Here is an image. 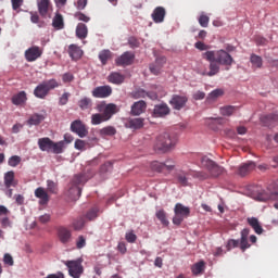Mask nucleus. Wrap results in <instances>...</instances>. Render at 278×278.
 Masks as SVG:
<instances>
[{"label": "nucleus", "instance_id": "052dcab7", "mask_svg": "<svg viewBox=\"0 0 278 278\" xmlns=\"http://www.w3.org/2000/svg\"><path fill=\"white\" fill-rule=\"evenodd\" d=\"M73 79H75V77L73 76V74H71L68 72L63 75L64 84H68L71 81H73Z\"/></svg>", "mask_w": 278, "mask_h": 278}, {"label": "nucleus", "instance_id": "7c9ffc66", "mask_svg": "<svg viewBox=\"0 0 278 278\" xmlns=\"http://www.w3.org/2000/svg\"><path fill=\"white\" fill-rule=\"evenodd\" d=\"M126 125L129 129H142L144 127V118H131Z\"/></svg>", "mask_w": 278, "mask_h": 278}, {"label": "nucleus", "instance_id": "338daca9", "mask_svg": "<svg viewBox=\"0 0 278 278\" xmlns=\"http://www.w3.org/2000/svg\"><path fill=\"white\" fill-rule=\"evenodd\" d=\"M39 220H40L42 224L49 223V222L51 220V215H49V214L41 215V216L39 217Z\"/></svg>", "mask_w": 278, "mask_h": 278}, {"label": "nucleus", "instance_id": "58836bf2", "mask_svg": "<svg viewBox=\"0 0 278 278\" xmlns=\"http://www.w3.org/2000/svg\"><path fill=\"white\" fill-rule=\"evenodd\" d=\"M203 270H205V262L200 261L198 263H195L192 267H191V271L193 275H202Z\"/></svg>", "mask_w": 278, "mask_h": 278}, {"label": "nucleus", "instance_id": "ddd939ff", "mask_svg": "<svg viewBox=\"0 0 278 278\" xmlns=\"http://www.w3.org/2000/svg\"><path fill=\"white\" fill-rule=\"evenodd\" d=\"M134 60H136V54L131 51H126L117 59H115L116 66H131L134 64Z\"/></svg>", "mask_w": 278, "mask_h": 278}, {"label": "nucleus", "instance_id": "6e6552de", "mask_svg": "<svg viewBox=\"0 0 278 278\" xmlns=\"http://www.w3.org/2000/svg\"><path fill=\"white\" fill-rule=\"evenodd\" d=\"M201 165L203 168H206L208 170L211 177H220L223 173H225V168L216 164V162L212 161L207 156H203L201 160Z\"/></svg>", "mask_w": 278, "mask_h": 278}, {"label": "nucleus", "instance_id": "79ce46f5", "mask_svg": "<svg viewBox=\"0 0 278 278\" xmlns=\"http://www.w3.org/2000/svg\"><path fill=\"white\" fill-rule=\"evenodd\" d=\"M100 136H116V128L114 126H106L100 129Z\"/></svg>", "mask_w": 278, "mask_h": 278}, {"label": "nucleus", "instance_id": "6ab92c4d", "mask_svg": "<svg viewBox=\"0 0 278 278\" xmlns=\"http://www.w3.org/2000/svg\"><path fill=\"white\" fill-rule=\"evenodd\" d=\"M170 114V108H168V104L162 103L156 104L153 110V116L155 118H162L164 116H168Z\"/></svg>", "mask_w": 278, "mask_h": 278}, {"label": "nucleus", "instance_id": "6e6d98bb", "mask_svg": "<svg viewBox=\"0 0 278 278\" xmlns=\"http://www.w3.org/2000/svg\"><path fill=\"white\" fill-rule=\"evenodd\" d=\"M3 262L7 264V266H14V258L8 253L4 254Z\"/></svg>", "mask_w": 278, "mask_h": 278}, {"label": "nucleus", "instance_id": "4d7b16f0", "mask_svg": "<svg viewBox=\"0 0 278 278\" xmlns=\"http://www.w3.org/2000/svg\"><path fill=\"white\" fill-rule=\"evenodd\" d=\"M128 45L132 48L136 49L138 47H140V41H138V39H136V37H130L128 39Z\"/></svg>", "mask_w": 278, "mask_h": 278}, {"label": "nucleus", "instance_id": "f257e3e1", "mask_svg": "<svg viewBox=\"0 0 278 278\" xmlns=\"http://www.w3.org/2000/svg\"><path fill=\"white\" fill-rule=\"evenodd\" d=\"M96 110L99 113L91 115V125H101V123H108L118 112V106L114 103L102 102L97 105Z\"/></svg>", "mask_w": 278, "mask_h": 278}, {"label": "nucleus", "instance_id": "a18cd8bd", "mask_svg": "<svg viewBox=\"0 0 278 278\" xmlns=\"http://www.w3.org/2000/svg\"><path fill=\"white\" fill-rule=\"evenodd\" d=\"M9 166H12V168H16V166H18V164H21V156L18 155H13L9 159L8 162Z\"/></svg>", "mask_w": 278, "mask_h": 278}, {"label": "nucleus", "instance_id": "393cba45", "mask_svg": "<svg viewBox=\"0 0 278 278\" xmlns=\"http://www.w3.org/2000/svg\"><path fill=\"white\" fill-rule=\"evenodd\" d=\"M11 102L13 105H25V103H27V92L20 91L18 93L13 94Z\"/></svg>", "mask_w": 278, "mask_h": 278}, {"label": "nucleus", "instance_id": "4be33fe9", "mask_svg": "<svg viewBox=\"0 0 278 278\" xmlns=\"http://www.w3.org/2000/svg\"><path fill=\"white\" fill-rule=\"evenodd\" d=\"M15 174H14V170H10V172H7L4 174V186L5 188L10 189V188H16V186H18V180H16L15 178Z\"/></svg>", "mask_w": 278, "mask_h": 278}, {"label": "nucleus", "instance_id": "ea45409f", "mask_svg": "<svg viewBox=\"0 0 278 278\" xmlns=\"http://www.w3.org/2000/svg\"><path fill=\"white\" fill-rule=\"evenodd\" d=\"M225 91L223 89H215L211 93H208L206 101H216V99L223 97Z\"/></svg>", "mask_w": 278, "mask_h": 278}, {"label": "nucleus", "instance_id": "69168bd1", "mask_svg": "<svg viewBox=\"0 0 278 278\" xmlns=\"http://www.w3.org/2000/svg\"><path fill=\"white\" fill-rule=\"evenodd\" d=\"M15 202L17 203V205H23V203H25V197H23L22 194H16Z\"/></svg>", "mask_w": 278, "mask_h": 278}, {"label": "nucleus", "instance_id": "13d9d810", "mask_svg": "<svg viewBox=\"0 0 278 278\" xmlns=\"http://www.w3.org/2000/svg\"><path fill=\"white\" fill-rule=\"evenodd\" d=\"M195 49H199V51H207L210 47L207 45H204L203 41H197L194 43Z\"/></svg>", "mask_w": 278, "mask_h": 278}, {"label": "nucleus", "instance_id": "b1692460", "mask_svg": "<svg viewBox=\"0 0 278 278\" xmlns=\"http://www.w3.org/2000/svg\"><path fill=\"white\" fill-rule=\"evenodd\" d=\"M252 170H255V163L254 162L243 163L238 168V175H240V177H247V175L252 173Z\"/></svg>", "mask_w": 278, "mask_h": 278}, {"label": "nucleus", "instance_id": "c85d7f7f", "mask_svg": "<svg viewBox=\"0 0 278 278\" xmlns=\"http://www.w3.org/2000/svg\"><path fill=\"white\" fill-rule=\"evenodd\" d=\"M68 53L72 60H80L81 55H84V50L77 45H71L68 47Z\"/></svg>", "mask_w": 278, "mask_h": 278}, {"label": "nucleus", "instance_id": "5fc2aeb1", "mask_svg": "<svg viewBox=\"0 0 278 278\" xmlns=\"http://www.w3.org/2000/svg\"><path fill=\"white\" fill-rule=\"evenodd\" d=\"M68 99H71V94L68 92H64L59 99V105H66V103H68Z\"/></svg>", "mask_w": 278, "mask_h": 278}, {"label": "nucleus", "instance_id": "dca6fc26", "mask_svg": "<svg viewBox=\"0 0 278 278\" xmlns=\"http://www.w3.org/2000/svg\"><path fill=\"white\" fill-rule=\"evenodd\" d=\"M58 238L61 244H68V242L73 240V231L64 226H61L58 228Z\"/></svg>", "mask_w": 278, "mask_h": 278}, {"label": "nucleus", "instance_id": "2eb2a0df", "mask_svg": "<svg viewBox=\"0 0 278 278\" xmlns=\"http://www.w3.org/2000/svg\"><path fill=\"white\" fill-rule=\"evenodd\" d=\"M71 131L77 134L79 138H86L88 136V128H86V124L81 119H76L71 124Z\"/></svg>", "mask_w": 278, "mask_h": 278}, {"label": "nucleus", "instance_id": "e2e57ef3", "mask_svg": "<svg viewBox=\"0 0 278 278\" xmlns=\"http://www.w3.org/2000/svg\"><path fill=\"white\" fill-rule=\"evenodd\" d=\"M117 251H119V253L125 255L127 253V245H125V243L123 242L118 243Z\"/></svg>", "mask_w": 278, "mask_h": 278}, {"label": "nucleus", "instance_id": "4468645a", "mask_svg": "<svg viewBox=\"0 0 278 278\" xmlns=\"http://www.w3.org/2000/svg\"><path fill=\"white\" fill-rule=\"evenodd\" d=\"M24 58L26 62H36L39 58H42V48L33 46L25 50Z\"/></svg>", "mask_w": 278, "mask_h": 278}, {"label": "nucleus", "instance_id": "f3484780", "mask_svg": "<svg viewBox=\"0 0 278 278\" xmlns=\"http://www.w3.org/2000/svg\"><path fill=\"white\" fill-rule=\"evenodd\" d=\"M130 97H131V99H146V97H148L152 101H155V99H157V93L148 92L142 88H137L130 92Z\"/></svg>", "mask_w": 278, "mask_h": 278}, {"label": "nucleus", "instance_id": "7ed1b4c3", "mask_svg": "<svg viewBox=\"0 0 278 278\" xmlns=\"http://www.w3.org/2000/svg\"><path fill=\"white\" fill-rule=\"evenodd\" d=\"M203 58L211 62V71H216L217 67L214 64H223L224 66H231L233 64V58L227 53L225 50L219 51H206Z\"/></svg>", "mask_w": 278, "mask_h": 278}, {"label": "nucleus", "instance_id": "bb28decb", "mask_svg": "<svg viewBox=\"0 0 278 278\" xmlns=\"http://www.w3.org/2000/svg\"><path fill=\"white\" fill-rule=\"evenodd\" d=\"M188 177H190V170H178L176 174L177 184L184 187L190 186L188 182Z\"/></svg>", "mask_w": 278, "mask_h": 278}, {"label": "nucleus", "instance_id": "864d4df0", "mask_svg": "<svg viewBox=\"0 0 278 278\" xmlns=\"http://www.w3.org/2000/svg\"><path fill=\"white\" fill-rule=\"evenodd\" d=\"M75 18H77V21H83V23H89L90 22V17H88V15H86L81 12L75 13Z\"/></svg>", "mask_w": 278, "mask_h": 278}, {"label": "nucleus", "instance_id": "37998d69", "mask_svg": "<svg viewBox=\"0 0 278 278\" xmlns=\"http://www.w3.org/2000/svg\"><path fill=\"white\" fill-rule=\"evenodd\" d=\"M250 60L254 68H262V64H263L262 56L257 54H252Z\"/></svg>", "mask_w": 278, "mask_h": 278}, {"label": "nucleus", "instance_id": "5701e85b", "mask_svg": "<svg viewBox=\"0 0 278 278\" xmlns=\"http://www.w3.org/2000/svg\"><path fill=\"white\" fill-rule=\"evenodd\" d=\"M247 223L250 227L253 228V231L257 233V236H262V233H264V228L262 227L260 219L256 217H248Z\"/></svg>", "mask_w": 278, "mask_h": 278}, {"label": "nucleus", "instance_id": "cd10ccee", "mask_svg": "<svg viewBox=\"0 0 278 278\" xmlns=\"http://www.w3.org/2000/svg\"><path fill=\"white\" fill-rule=\"evenodd\" d=\"M39 14L46 16L49 14V8H51V0H37Z\"/></svg>", "mask_w": 278, "mask_h": 278}, {"label": "nucleus", "instance_id": "0eeeda50", "mask_svg": "<svg viewBox=\"0 0 278 278\" xmlns=\"http://www.w3.org/2000/svg\"><path fill=\"white\" fill-rule=\"evenodd\" d=\"M251 233V229L244 228L241 230V238L240 240L230 239L227 242L226 249L227 251H231V249H238L240 244L241 251L244 253L247 249H251V244L249 243V235Z\"/></svg>", "mask_w": 278, "mask_h": 278}, {"label": "nucleus", "instance_id": "49530a36", "mask_svg": "<svg viewBox=\"0 0 278 278\" xmlns=\"http://www.w3.org/2000/svg\"><path fill=\"white\" fill-rule=\"evenodd\" d=\"M97 216H99V208L97 207L89 210L88 213L86 214V218H88V220H94Z\"/></svg>", "mask_w": 278, "mask_h": 278}, {"label": "nucleus", "instance_id": "1a4fd4ad", "mask_svg": "<svg viewBox=\"0 0 278 278\" xmlns=\"http://www.w3.org/2000/svg\"><path fill=\"white\" fill-rule=\"evenodd\" d=\"M174 218H173V224L174 225H180L184 223L185 218H188L190 216V207L185 206L181 203H177L174 208Z\"/></svg>", "mask_w": 278, "mask_h": 278}, {"label": "nucleus", "instance_id": "0e129e2a", "mask_svg": "<svg viewBox=\"0 0 278 278\" xmlns=\"http://www.w3.org/2000/svg\"><path fill=\"white\" fill-rule=\"evenodd\" d=\"M266 119L269 121V123H278V115L277 114L267 115Z\"/></svg>", "mask_w": 278, "mask_h": 278}, {"label": "nucleus", "instance_id": "de8ad7c7", "mask_svg": "<svg viewBox=\"0 0 278 278\" xmlns=\"http://www.w3.org/2000/svg\"><path fill=\"white\" fill-rule=\"evenodd\" d=\"M198 22L201 25V27H207V25H210V16L202 13L198 18Z\"/></svg>", "mask_w": 278, "mask_h": 278}, {"label": "nucleus", "instance_id": "f8f14e48", "mask_svg": "<svg viewBox=\"0 0 278 278\" xmlns=\"http://www.w3.org/2000/svg\"><path fill=\"white\" fill-rule=\"evenodd\" d=\"M169 105L177 112L184 110L188 105V98L181 94H173L169 100Z\"/></svg>", "mask_w": 278, "mask_h": 278}, {"label": "nucleus", "instance_id": "72a5a7b5", "mask_svg": "<svg viewBox=\"0 0 278 278\" xmlns=\"http://www.w3.org/2000/svg\"><path fill=\"white\" fill-rule=\"evenodd\" d=\"M112 58H114V53H112L110 50H102L99 53V60L103 65L108 64Z\"/></svg>", "mask_w": 278, "mask_h": 278}, {"label": "nucleus", "instance_id": "774afa93", "mask_svg": "<svg viewBox=\"0 0 278 278\" xmlns=\"http://www.w3.org/2000/svg\"><path fill=\"white\" fill-rule=\"evenodd\" d=\"M197 177H199L200 179H210L211 175L204 172H198Z\"/></svg>", "mask_w": 278, "mask_h": 278}, {"label": "nucleus", "instance_id": "c9c22d12", "mask_svg": "<svg viewBox=\"0 0 278 278\" xmlns=\"http://www.w3.org/2000/svg\"><path fill=\"white\" fill-rule=\"evenodd\" d=\"M52 26L54 29H64V17L62 14L56 13L52 20Z\"/></svg>", "mask_w": 278, "mask_h": 278}, {"label": "nucleus", "instance_id": "39448f33", "mask_svg": "<svg viewBox=\"0 0 278 278\" xmlns=\"http://www.w3.org/2000/svg\"><path fill=\"white\" fill-rule=\"evenodd\" d=\"M60 88V83L55 79L43 80L34 89V96L37 99H47L51 90Z\"/></svg>", "mask_w": 278, "mask_h": 278}, {"label": "nucleus", "instance_id": "603ef678", "mask_svg": "<svg viewBox=\"0 0 278 278\" xmlns=\"http://www.w3.org/2000/svg\"><path fill=\"white\" fill-rule=\"evenodd\" d=\"M84 247H86V237L80 235V236H78V238L76 240V248L77 249H84Z\"/></svg>", "mask_w": 278, "mask_h": 278}, {"label": "nucleus", "instance_id": "f704fd0d", "mask_svg": "<svg viewBox=\"0 0 278 278\" xmlns=\"http://www.w3.org/2000/svg\"><path fill=\"white\" fill-rule=\"evenodd\" d=\"M72 227L74 231H81L86 227V218L84 216L77 217L73 220Z\"/></svg>", "mask_w": 278, "mask_h": 278}, {"label": "nucleus", "instance_id": "c03bdc74", "mask_svg": "<svg viewBox=\"0 0 278 278\" xmlns=\"http://www.w3.org/2000/svg\"><path fill=\"white\" fill-rule=\"evenodd\" d=\"M47 186L48 192H50L51 194H58V185L53 182V180H48Z\"/></svg>", "mask_w": 278, "mask_h": 278}, {"label": "nucleus", "instance_id": "20e7f679", "mask_svg": "<svg viewBox=\"0 0 278 278\" xmlns=\"http://www.w3.org/2000/svg\"><path fill=\"white\" fill-rule=\"evenodd\" d=\"M64 141L54 142L49 137L38 139L40 151H47V153H54L55 155H60V153L64 152Z\"/></svg>", "mask_w": 278, "mask_h": 278}, {"label": "nucleus", "instance_id": "a211bd4d", "mask_svg": "<svg viewBox=\"0 0 278 278\" xmlns=\"http://www.w3.org/2000/svg\"><path fill=\"white\" fill-rule=\"evenodd\" d=\"M111 94H112V87L108 85L96 87L92 90V97H94L96 99H108V97H110Z\"/></svg>", "mask_w": 278, "mask_h": 278}, {"label": "nucleus", "instance_id": "a19ab883", "mask_svg": "<svg viewBox=\"0 0 278 278\" xmlns=\"http://www.w3.org/2000/svg\"><path fill=\"white\" fill-rule=\"evenodd\" d=\"M78 108L80 110H88L89 108H92V100L90 98H83L78 101Z\"/></svg>", "mask_w": 278, "mask_h": 278}, {"label": "nucleus", "instance_id": "3c124183", "mask_svg": "<svg viewBox=\"0 0 278 278\" xmlns=\"http://www.w3.org/2000/svg\"><path fill=\"white\" fill-rule=\"evenodd\" d=\"M12 10L15 12H21V8L23 5V0H11Z\"/></svg>", "mask_w": 278, "mask_h": 278}, {"label": "nucleus", "instance_id": "680f3d73", "mask_svg": "<svg viewBox=\"0 0 278 278\" xmlns=\"http://www.w3.org/2000/svg\"><path fill=\"white\" fill-rule=\"evenodd\" d=\"M88 5V0H77V10H85Z\"/></svg>", "mask_w": 278, "mask_h": 278}, {"label": "nucleus", "instance_id": "473e14b6", "mask_svg": "<svg viewBox=\"0 0 278 278\" xmlns=\"http://www.w3.org/2000/svg\"><path fill=\"white\" fill-rule=\"evenodd\" d=\"M109 81L110 84H116L117 86L123 84L125 81V75L118 73V72H113L109 76Z\"/></svg>", "mask_w": 278, "mask_h": 278}, {"label": "nucleus", "instance_id": "8fccbe9b", "mask_svg": "<svg viewBox=\"0 0 278 278\" xmlns=\"http://www.w3.org/2000/svg\"><path fill=\"white\" fill-rule=\"evenodd\" d=\"M125 238H126V241L129 242L130 244H134V242H136V240H138V236H136V233H134V230L126 232Z\"/></svg>", "mask_w": 278, "mask_h": 278}, {"label": "nucleus", "instance_id": "bf43d9fd", "mask_svg": "<svg viewBox=\"0 0 278 278\" xmlns=\"http://www.w3.org/2000/svg\"><path fill=\"white\" fill-rule=\"evenodd\" d=\"M193 99H194V101H201V100L205 99V92L197 91L195 93H193Z\"/></svg>", "mask_w": 278, "mask_h": 278}, {"label": "nucleus", "instance_id": "c756f323", "mask_svg": "<svg viewBox=\"0 0 278 278\" xmlns=\"http://www.w3.org/2000/svg\"><path fill=\"white\" fill-rule=\"evenodd\" d=\"M45 118H47V113L40 114V113H35L33 115H30V117L27 121V125H40V123H42L45 121Z\"/></svg>", "mask_w": 278, "mask_h": 278}, {"label": "nucleus", "instance_id": "09e8293b", "mask_svg": "<svg viewBox=\"0 0 278 278\" xmlns=\"http://www.w3.org/2000/svg\"><path fill=\"white\" fill-rule=\"evenodd\" d=\"M87 142L81 140V139H77L74 143L75 149H77V151H86V147H87Z\"/></svg>", "mask_w": 278, "mask_h": 278}, {"label": "nucleus", "instance_id": "f03ea898", "mask_svg": "<svg viewBox=\"0 0 278 278\" xmlns=\"http://www.w3.org/2000/svg\"><path fill=\"white\" fill-rule=\"evenodd\" d=\"M177 147V136L169 132H163L156 136L153 144L154 151L157 153H168Z\"/></svg>", "mask_w": 278, "mask_h": 278}, {"label": "nucleus", "instance_id": "aec40b11", "mask_svg": "<svg viewBox=\"0 0 278 278\" xmlns=\"http://www.w3.org/2000/svg\"><path fill=\"white\" fill-rule=\"evenodd\" d=\"M151 18L156 24L164 23V18H166V9H164V7H156L151 14Z\"/></svg>", "mask_w": 278, "mask_h": 278}, {"label": "nucleus", "instance_id": "4c0bfd02", "mask_svg": "<svg viewBox=\"0 0 278 278\" xmlns=\"http://www.w3.org/2000/svg\"><path fill=\"white\" fill-rule=\"evenodd\" d=\"M155 216L160 220L161 225H163L164 227H168V225H170V222H168V218L166 217V212L164 210H159Z\"/></svg>", "mask_w": 278, "mask_h": 278}, {"label": "nucleus", "instance_id": "a878e982", "mask_svg": "<svg viewBox=\"0 0 278 278\" xmlns=\"http://www.w3.org/2000/svg\"><path fill=\"white\" fill-rule=\"evenodd\" d=\"M35 197L39 199L40 205H47V203H49V193H47L42 187L35 190Z\"/></svg>", "mask_w": 278, "mask_h": 278}, {"label": "nucleus", "instance_id": "412c9836", "mask_svg": "<svg viewBox=\"0 0 278 278\" xmlns=\"http://www.w3.org/2000/svg\"><path fill=\"white\" fill-rule=\"evenodd\" d=\"M147 111V102L144 100L137 101L131 105L130 113L132 116H140V114H144Z\"/></svg>", "mask_w": 278, "mask_h": 278}, {"label": "nucleus", "instance_id": "9b49d317", "mask_svg": "<svg viewBox=\"0 0 278 278\" xmlns=\"http://www.w3.org/2000/svg\"><path fill=\"white\" fill-rule=\"evenodd\" d=\"M150 168L155 170V173H164L165 170H168V173H170V170L175 169V162H173L172 160H167L165 161V163H162L160 161H153L150 164Z\"/></svg>", "mask_w": 278, "mask_h": 278}, {"label": "nucleus", "instance_id": "9d476101", "mask_svg": "<svg viewBox=\"0 0 278 278\" xmlns=\"http://www.w3.org/2000/svg\"><path fill=\"white\" fill-rule=\"evenodd\" d=\"M65 266L68 268V275L73 278H80L84 275V265H81V258L76 261H66Z\"/></svg>", "mask_w": 278, "mask_h": 278}, {"label": "nucleus", "instance_id": "423d86ee", "mask_svg": "<svg viewBox=\"0 0 278 278\" xmlns=\"http://www.w3.org/2000/svg\"><path fill=\"white\" fill-rule=\"evenodd\" d=\"M84 184H86V176L84 174L74 176L67 191V197H70L72 201H77V199L81 197V187L79 186H84Z\"/></svg>", "mask_w": 278, "mask_h": 278}, {"label": "nucleus", "instance_id": "e433bc0d", "mask_svg": "<svg viewBox=\"0 0 278 278\" xmlns=\"http://www.w3.org/2000/svg\"><path fill=\"white\" fill-rule=\"evenodd\" d=\"M237 110H238V106L226 105V106H222L219 109V112L222 116H232Z\"/></svg>", "mask_w": 278, "mask_h": 278}, {"label": "nucleus", "instance_id": "2f4dec72", "mask_svg": "<svg viewBox=\"0 0 278 278\" xmlns=\"http://www.w3.org/2000/svg\"><path fill=\"white\" fill-rule=\"evenodd\" d=\"M76 36L80 40H84L88 37V26L84 23H79L76 27Z\"/></svg>", "mask_w": 278, "mask_h": 278}]
</instances>
